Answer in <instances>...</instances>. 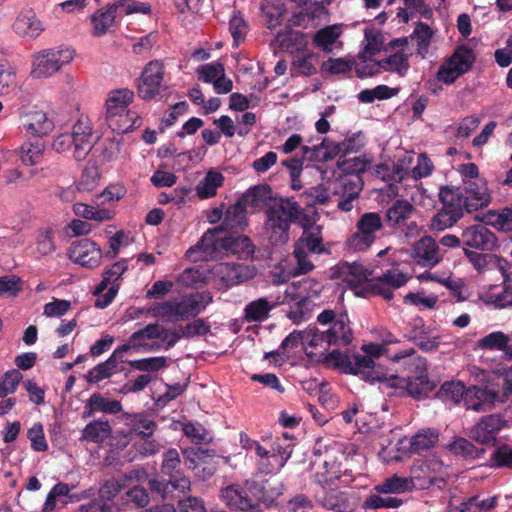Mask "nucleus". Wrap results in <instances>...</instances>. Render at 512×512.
<instances>
[{
  "label": "nucleus",
  "mask_w": 512,
  "mask_h": 512,
  "mask_svg": "<svg viewBox=\"0 0 512 512\" xmlns=\"http://www.w3.org/2000/svg\"><path fill=\"white\" fill-rule=\"evenodd\" d=\"M265 216V235L273 246L288 243L291 225L298 224L303 228V234L297 246L303 245L313 253L323 252L320 227H313L317 219L309 213V210L302 208L295 197L274 198L267 207Z\"/></svg>",
  "instance_id": "f257e3e1"
},
{
  "label": "nucleus",
  "mask_w": 512,
  "mask_h": 512,
  "mask_svg": "<svg viewBox=\"0 0 512 512\" xmlns=\"http://www.w3.org/2000/svg\"><path fill=\"white\" fill-rule=\"evenodd\" d=\"M148 487L153 495L163 501L175 498L174 492L186 493L190 490V479L181 467V458L175 448H170L162 454L160 474L149 479Z\"/></svg>",
  "instance_id": "f03ea898"
},
{
  "label": "nucleus",
  "mask_w": 512,
  "mask_h": 512,
  "mask_svg": "<svg viewBox=\"0 0 512 512\" xmlns=\"http://www.w3.org/2000/svg\"><path fill=\"white\" fill-rule=\"evenodd\" d=\"M393 359L397 362L406 359L405 364L415 368V375L397 376V378L391 379L390 383L394 389L392 392L389 391V397H411L415 400H422L435 389V382L431 381L426 373L425 362L415 355L413 349H405L396 353Z\"/></svg>",
  "instance_id": "7ed1b4c3"
},
{
  "label": "nucleus",
  "mask_w": 512,
  "mask_h": 512,
  "mask_svg": "<svg viewBox=\"0 0 512 512\" xmlns=\"http://www.w3.org/2000/svg\"><path fill=\"white\" fill-rule=\"evenodd\" d=\"M512 395V365L497 369L485 387H469L467 404L476 412L492 410L497 403H504Z\"/></svg>",
  "instance_id": "20e7f679"
},
{
  "label": "nucleus",
  "mask_w": 512,
  "mask_h": 512,
  "mask_svg": "<svg viewBox=\"0 0 512 512\" xmlns=\"http://www.w3.org/2000/svg\"><path fill=\"white\" fill-rule=\"evenodd\" d=\"M312 467L315 469L314 480L319 485H329L340 480L348 470L342 468L346 455L341 445L335 441L318 440L314 446Z\"/></svg>",
  "instance_id": "39448f33"
},
{
  "label": "nucleus",
  "mask_w": 512,
  "mask_h": 512,
  "mask_svg": "<svg viewBox=\"0 0 512 512\" xmlns=\"http://www.w3.org/2000/svg\"><path fill=\"white\" fill-rule=\"evenodd\" d=\"M210 292H195L160 305L161 315L168 321H185L197 317L212 302Z\"/></svg>",
  "instance_id": "423d86ee"
},
{
  "label": "nucleus",
  "mask_w": 512,
  "mask_h": 512,
  "mask_svg": "<svg viewBox=\"0 0 512 512\" xmlns=\"http://www.w3.org/2000/svg\"><path fill=\"white\" fill-rule=\"evenodd\" d=\"M196 248H203L205 257L212 256L214 253H230L243 260L253 258L255 252V245L251 239L248 236L236 234L235 231L212 236L205 244H201L200 240Z\"/></svg>",
  "instance_id": "0eeeda50"
},
{
  "label": "nucleus",
  "mask_w": 512,
  "mask_h": 512,
  "mask_svg": "<svg viewBox=\"0 0 512 512\" xmlns=\"http://www.w3.org/2000/svg\"><path fill=\"white\" fill-rule=\"evenodd\" d=\"M166 67L163 60H151L143 67L136 80L137 94L144 101L161 98L167 90L165 84Z\"/></svg>",
  "instance_id": "6e6552de"
},
{
  "label": "nucleus",
  "mask_w": 512,
  "mask_h": 512,
  "mask_svg": "<svg viewBox=\"0 0 512 512\" xmlns=\"http://www.w3.org/2000/svg\"><path fill=\"white\" fill-rule=\"evenodd\" d=\"M476 61V55L468 45H460L438 68L437 79L447 85L469 72Z\"/></svg>",
  "instance_id": "1a4fd4ad"
},
{
  "label": "nucleus",
  "mask_w": 512,
  "mask_h": 512,
  "mask_svg": "<svg viewBox=\"0 0 512 512\" xmlns=\"http://www.w3.org/2000/svg\"><path fill=\"white\" fill-rule=\"evenodd\" d=\"M73 57L74 50L68 47L43 49L33 58L31 75L34 78L51 76L70 63Z\"/></svg>",
  "instance_id": "9d476101"
},
{
  "label": "nucleus",
  "mask_w": 512,
  "mask_h": 512,
  "mask_svg": "<svg viewBox=\"0 0 512 512\" xmlns=\"http://www.w3.org/2000/svg\"><path fill=\"white\" fill-rule=\"evenodd\" d=\"M384 227L383 219L377 212H365L357 223L356 231L348 238L347 245L354 251H365L376 240V233Z\"/></svg>",
  "instance_id": "9b49d317"
},
{
  "label": "nucleus",
  "mask_w": 512,
  "mask_h": 512,
  "mask_svg": "<svg viewBox=\"0 0 512 512\" xmlns=\"http://www.w3.org/2000/svg\"><path fill=\"white\" fill-rule=\"evenodd\" d=\"M316 346L320 353L327 352L331 346H347L353 340V332L346 315H340L328 328L320 330L315 325Z\"/></svg>",
  "instance_id": "f8f14e48"
},
{
  "label": "nucleus",
  "mask_w": 512,
  "mask_h": 512,
  "mask_svg": "<svg viewBox=\"0 0 512 512\" xmlns=\"http://www.w3.org/2000/svg\"><path fill=\"white\" fill-rule=\"evenodd\" d=\"M245 485L257 504L258 502L273 503L283 494L284 490L283 483L275 475H270L269 477L253 475L245 481Z\"/></svg>",
  "instance_id": "ddd939ff"
},
{
  "label": "nucleus",
  "mask_w": 512,
  "mask_h": 512,
  "mask_svg": "<svg viewBox=\"0 0 512 512\" xmlns=\"http://www.w3.org/2000/svg\"><path fill=\"white\" fill-rule=\"evenodd\" d=\"M247 226L246 205L242 200L230 205L224 213L220 225L208 229L201 238V244L208 243L212 236L224 234L225 232L243 230Z\"/></svg>",
  "instance_id": "4468645a"
},
{
  "label": "nucleus",
  "mask_w": 512,
  "mask_h": 512,
  "mask_svg": "<svg viewBox=\"0 0 512 512\" xmlns=\"http://www.w3.org/2000/svg\"><path fill=\"white\" fill-rule=\"evenodd\" d=\"M326 360L333 362L344 373L352 375H364L375 363L371 356L360 353L341 352L338 349L332 350Z\"/></svg>",
  "instance_id": "2eb2a0df"
},
{
  "label": "nucleus",
  "mask_w": 512,
  "mask_h": 512,
  "mask_svg": "<svg viewBox=\"0 0 512 512\" xmlns=\"http://www.w3.org/2000/svg\"><path fill=\"white\" fill-rule=\"evenodd\" d=\"M461 191L464 207L468 213L483 209L491 202V193L484 179L463 180Z\"/></svg>",
  "instance_id": "dca6fc26"
},
{
  "label": "nucleus",
  "mask_w": 512,
  "mask_h": 512,
  "mask_svg": "<svg viewBox=\"0 0 512 512\" xmlns=\"http://www.w3.org/2000/svg\"><path fill=\"white\" fill-rule=\"evenodd\" d=\"M68 256L71 261L83 267L94 268L100 265L103 254L94 241L83 238L72 242L68 249Z\"/></svg>",
  "instance_id": "f3484780"
},
{
  "label": "nucleus",
  "mask_w": 512,
  "mask_h": 512,
  "mask_svg": "<svg viewBox=\"0 0 512 512\" xmlns=\"http://www.w3.org/2000/svg\"><path fill=\"white\" fill-rule=\"evenodd\" d=\"M462 245L467 249L490 252L498 247V239L485 225L477 224L462 231Z\"/></svg>",
  "instance_id": "a211bd4d"
},
{
  "label": "nucleus",
  "mask_w": 512,
  "mask_h": 512,
  "mask_svg": "<svg viewBox=\"0 0 512 512\" xmlns=\"http://www.w3.org/2000/svg\"><path fill=\"white\" fill-rule=\"evenodd\" d=\"M507 420L499 414H490L480 418L472 427L470 437L480 444H495L497 435L507 426Z\"/></svg>",
  "instance_id": "6ab92c4d"
},
{
  "label": "nucleus",
  "mask_w": 512,
  "mask_h": 512,
  "mask_svg": "<svg viewBox=\"0 0 512 512\" xmlns=\"http://www.w3.org/2000/svg\"><path fill=\"white\" fill-rule=\"evenodd\" d=\"M246 486L232 484L221 490L222 501L230 508L242 512H261L254 497L249 495Z\"/></svg>",
  "instance_id": "aec40b11"
},
{
  "label": "nucleus",
  "mask_w": 512,
  "mask_h": 512,
  "mask_svg": "<svg viewBox=\"0 0 512 512\" xmlns=\"http://www.w3.org/2000/svg\"><path fill=\"white\" fill-rule=\"evenodd\" d=\"M371 272L358 262H340L331 268V278L342 279L350 289H358Z\"/></svg>",
  "instance_id": "412c9836"
},
{
  "label": "nucleus",
  "mask_w": 512,
  "mask_h": 512,
  "mask_svg": "<svg viewBox=\"0 0 512 512\" xmlns=\"http://www.w3.org/2000/svg\"><path fill=\"white\" fill-rule=\"evenodd\" d=\"M334 194L339 195L337 203L338 209L344 212H350L354 208V202L359 198L362 191L361 179H352L345 176L336 180L334 183Z\"/></svg>",
  "instance_id": "4be33fe9"
},
{
  "label": "nucleus",
  "mask_w": 512,
  "mask_h": 512,
  "mask_svg": "<svg viewBox=\"0 0 512 512\" xmlns=\"http://www.w3.org/2000/svg\"><path fill=\"white\" fill-rule=\"evenodd\" d=\"M308 287H310V280L305 279L293 282L286 288L282 302L295 304L297 309L288 314V317L294 322L303 316V308L309 303Z\"/></svg>",
  "instance_id": "5701e85b"
},
{
  "label": "nucleus",
  "mask_w": 512,
  "mask_h": 512,
  "mask_svg": "<svg viewBox=\"0 0 512 512\" xmlns=\"http://www.w3.org/2000/svg\"><path fill=\"white\" fill-rule=\"evenodd\" d=\"M214 273L226 287L241 284L252 277L247 266L228 262L217 264L214 267Z\"/></svg>",
  "instance_id": "b1692460"
},
{
  "label": "nucleus",
  "mask_w": 512,
  "mask_h": 512,
  "mask_svg": "<svg viewBox=\"0 0 512 512\" xmlns=\"http://www.w3.org/2000/svg\"><path fill=\"white\" fill-rule=\"evenodd\" d=\"M74 158L77 161L84 160L93 147L92 127L88 120L79 119L73 126Z\"/></svg>",
  "instance_id": "393cba45"
},
{
  "label": "nucleus",
  "mask_w": 512,
  "mask_h": 512,
  "mask_svg": "<svg viewBox=\"0 0 512 512\" xmlns=\"http://www.w3.org/2000/svg\"><path fill=\"white\" fill-rule=\"evenodd\" d=\"M106 123L112 132L123 135L142 124V119L135 111L127 110L123 112L110 113L106 115Z\"/></svg>",
  "instance_id": "a878e982"
},
{
  "label": "nucleus",
  "mask_w": 512,
  "mask_h": 512,
  "mask_svg": "<svg viewBox=\"0 0 512 512\" xmlns=\"http://www.w3.org/2000/svg\"><path fill=\"white\" fill-rule=\"evenodd\" d=\"M150 503L149 492L141 486L129 488L114 501L119 510H131L133 508H144Z\"/></svg>",
  "instance_id": "bb28decb"
},
{
  "label": "nucleus",
  "mask_w": 512,
  "mask_h": 512,
  "mask_svg": "<svg viewBox=\"0 0 512 512\" xmlns=\"http://www.w3.org/2000/svg\"><path fill=\"white\" fill-rule=\"evenodd\" d=\"M415 211V207L408 200L397 199L386 210L385 222L392 228L401 227L406 225Z\"/></svg>",
  "instance_id": "cd10ccee"
},
{
  "label": "nucleus",
  "mask_w": 512,
  "mask_h": 512,
  "mask_svg": "<svg viewBox=\"0 0 512 512\" xmlns=\"http://www.w3.org/2000/svg\"><path fill=\"white\" fill-rule=\"evenodd\" d=\"M23 126L28 134L42 137L54 129V122L47 117L45 112L35 110L24 115Z\"/></svg>",
  "instance_id": "c85d7f7f"
},
{
  "label": "nucleus",
  "mask_w": 512,
  "mask_h": 512,
  "mask_svg": "<svg viewBox=\"0 0 512 512\" xmlns=\"http://www.w3.org/2000/svg\"><path fill=\"white\" fill-rule=\"evenodd\" d=\"M318 501L324 508L335 512H352L357 507L354 497L334 489L326 492Z\"/></svg>",
  "instance_id": "c756f323"
},
{
  "label": "nucleus",
  "mask_w": 512,
  "mask_h": 512,
  "mask_svg": "<svg viewBox=\"0 0 512 512\" xmlns=\"http://www.w3.org/2000/svg\"><path fill=\"white\" fill-rule=\"evenodd\" d=\"M469 387L466 388L463 383L455 381L444 382L440 389L436 392V398L445 403L458 404L463 401L467 410H472L467 404Z\"/></svg>",
  "instance_id": "7c9ffc66"
},
{
  "label": "nucleus",
  "mask_w": 512,
  "mask_h": 512,
  "mask_svg": "<svg viewBox=\"0 0 512 512\" xmlns=\"http://www.w3.org/2000/svg\"><path fill=\"white\" fill-rule=\"evenodd\" d=\"M414 257L423 266H435L440 260L439 247L431 237L421 238L413 249Z\"/></svg>",
  "instance_id": "2f4dec72"
},
{
  "label": "nucleus",
  "mask_w": 512,
  "mask_h": 512,
  "mask_svg": "<svg viewBox=\"0 0 512 512\" xmlns=\"http://www.w3.org/2000/svg\"><path fill=\"white\" fill-rule=\"evenodd\" d=\"M438 197L442 209L451 211L461 218L464 216L465 207L461 187L441 186Z\"/></svg>",
  "instance_id": "473e14b6"
},
{
  "label": "nucleus",
  "mask_w": 512,
  "mask_h": 512,
  "mask_svg": "<svg viewBox=\"0 0 512 512\" xmlns=\"http://www.w3.org/2000/svg\"><path fill=\"white\" fill-rule=\"evenodd\" d=\"M275 39L282 50L292 55L304 52L308 44L306 34L292 29L278 32Z\"/></svg>",
  "instance_id": "72a5a7b5"
},
{
  "label": "nucleus",
  "mask_w": 512,
  "mask_h": 512,
  "mask_svg": "<svg viewBox=\"0 0 512 512\" xmlns=\"http://www.w3.org/2000/svg\"><path fill=\"white\" fill-rule=\"evenodd\" d=\"M13 28L18 35L30 38L37 37L43 30L40 20L31 9L21 11L18 14L13 24Z\"/></svg>",
  "instance_id": "f704fd0d"
},
{
  "label": "nucleus",
  "mask_w": 512,
  "mask_h": 512,
  "mask_svg": "<svg viewBox=\"0 0 512 512\" xmlns=\"http://www.w3.org/2000/svg\"><path fill=\"white\" fill-rule=\"evenodd\" d=\"M260 9L264 25L268 29L274 30L282 25L286 8L280 0H262Z\"/></svg>",
  "instance_id": "c9c22d12"
},
{
  "label": "nucleus",
  "mask_w": 512,
  "mask_h": 512,
  "mask_svg": "<svg viewBox=\"0 0 512 512\" xmlns=\"http://www.w3.org/2000/svg\"><path fill=\"white\" fill-rule=\"evenodd\" d=\"M122 405L118 400H108L100 393H93L85 404L83 417L89 418L95 412L100 411L104 413L117 414L121 412Z\"/></svg>",
  "instance_id": "e433bc0d"
},
{
  "label": "nucleus",
  "mask_w": 512,
  "mask_h": 512,
  "mask_svg": "<svg viewBox=\"0 0 512 512\" xmlns=\"http://www.w3.org/2000/svg\"><path fill=\"white\" fill-rule=\"evenodd\" d=\"M117 13V5H108L106 9H99L91 15L93 25L92 35L101 37L105 35L114 24Z\"/></svg>",
  "instance_id": "4c0bfd02"
},
{
  "label": "nucleus",
  "mask_w": 512,
  "mask_h": 512,
  "mask_svg": "<svg viewBox=\"0 0 512 512\" xmlns=\"http://www.w3.org/2000/svg\"><path fill=\"white\" fill-rule=\"evenodd\" d=\"M115 356L110 355L104 362L97 364L94 368L90 369L85 375V379L88 383L95 384L104 379H108L114 374L123 371V367H120Z\"/></svg>",
  "instance_id": "58836bf2"
},
{
  "label": "nucleus",
  "mask_w": 512,
  "mask_h": 512,
  "mask_svg": "<svg viewBox=\"0 0 512 512\" xmlns=\"http://www.w3.org/2000/svg\"><path fill=\"white\" fill-rule=\"evenodd\" d=\"M277 303L270 302L267 298H258L249 302L244 308V318L248 322H262L269 317V313Z\"/></svg>",
  "instance_id": "ea45409f"
},
{
  "label": "nucleus",
  "mask_w": 512,
  "mask_h": 512,
  "mask_svg": "<svg viewBox=\"0 0 512 512\" xmlns=\"http://www.w3.org/2000/svg\"><path fill=\"white\" fill-rule=\"evenodd\" d=\"M299 344L313 349H318L316 346L315 325H309L303 331L295 330L291 332L283 339L280 347L283 350H288L296 348Z\"/></svg>",
  "instance_id": "a19ab883"
},
{
  "label": "nucleus",
  "mask_w": 512,
  "mask_h": 512,
  "mask_svg": "<svg viewBox=\"0 0 512 512\" xmlns=\"http://www.w3.org/2000/svg\"><path fill=\"white\" fill-rule=\"evenodd\" d=\"M409 56L410 54L404 52V50H398L380 60L377 65L384 71L393 72L400 77H404L410 68Z\"/></svg>",
  "instance_id": "79ce46f5"
},
{
  "label": "nucleus",
  "mask_w": 512,
  "mask_h": 512,
  "mask_svg": "<svg viewBox=\"0 0 512 512\" xmlns=\"http://www.w3.org/2000/svg\"><path fill=\"white\" fill-rule=\"evenodd\" d=\"M404 503L403 499L392 496L390 494H384L374 492L366 496L362 508L365 510H378V509H390L398 508Z\"/></svg>",
  "instance_id": "37998d69"
},
{
  "label": "nucleus",
  "mask_w": 512,
  "mask_h": 512,
  "mask_svg": "<svg viewBox=\"0 0 512 512\" xmlns=\"http://www.w3.org/2000/svg\"><path fill=\"white\" fill-rule=\"evenodd\" d=\"M413 488L414 483L410 478L394 474L386 478L381 484L376 485L373 490L384 494H399L412 491Z\"/></svg>",
  "instance_id": "c03bdc74"
},
{
  "label": "nucleus",
  "mask_w": 512,
  "mask_h": 512,
  "mask_svg": "<svg viewBox=\"0 0 512 512\" xmlns=\"http://www.w3.org/2000/svg\"><path fill=\"white\" fill-rule=\"evenodd\" d=\"M134 100V92L128 88H122L110 92L106 100V115L110 113L127 111L129 104Z\"/></svg>",
  "instance_id": "a18cd8bd"
},
{
  "label": "nucleus",
  "mask_w": 512,
  "mask_h": 512,
  "mask_svg": "<svg viewBox=\"0 0 512 512\" xmlns=\"http://www.w3.org/2000/svg\"><path fill=\"white\" fill-rule=\"evenodd\" d=\"M439 440V432L434 428L420 429L410 439V451L420 453L435 446Z\"/></svg>",
  "instance_id": "49530a36"
},
{
  "label": "nucleus",
  "mask_w": 512,
  "mask_h": 512,
  "mask_svg": "<svg viewBox=\"0 0 512 512\" xmlns=\"http://www.w3.org/2000/svg\"><path fill=\"white\" fill-rule=\"evenodd\" d=\"M448 447L452 454L466 460L480 458L485 453L484 448H477L472 442L462 437L455 438Z\"/></svg>",
  "instance_id": "de8ad7c7"
},
{
  "label": "nucleus",
  "mask_w": 512,
  "mask_h": 512,
  "mask_svg": "<svg viewBox=\"0 0 512 512\" xmlns=\"http://www.w3.org/2000/svg\"><path fill=\"white\" fill-rule=\"evenodd\" d=\"M486 225L495 227L498 230H512V208L505 207L501 210H489L483 216Z\"/></svg>",
  "instance_id": "09e8293b"
},
{
  "label": "nucleus",
  "mask_w": 512,
  "mask_h": 512,
  "mask_svg": "<svg viewBox=\"0 0 512 512\" xmlns=\"http://www.w3.org/2000/svg\"><path fill=\"white\" fill-rule=\"evenodd\" d=\"M224 182V176L220 172L209 171L204 179L198 184L196 191L200 199H209L217 193V188Z\"/></svg>",
  "instance_id": "8fccbe9b"
},
{
  "label": "nucleus",
  "mask_w": 512,
  "mask_h": 512,
  "mask_svg": "<svg viewBox=\"0 0 512 512\" xmlns=\"http://www.w3.org/2000/svg\"><path fill=\"white\" fill-rule=\"evenodd\" d=\"M111 434L108 421L95 420L88 423L82 431V439L93 443H101Z\"/></svg>",
  "instance_id": "3c124183"
},
{
  "label": "nucleus",
  "mask_w": 512,
  "mask_h": 512,
  "mask_svg": "<svg viewBox=\"0 0 512 512\" xmlns=\"http://www.w3.org/2000/svg\"><path fill=\"white\" fill-rule=\"evenodd\" d=\"M509 345V336L502 331H494L478 340L477 346L482 350L503 351L505 354Z\"/></svg>",
  "instance_id": "603ef678"
},
{
  "label": "nucleus",
  "mask_w": 512,
  "mask_h": 512,
  "mask_svg": "<svg viewBox=\"0 0 512 512\" xmlns=\"http://www.w3.org/2000/svg\"><path fill=\"white\" fill-rule=\"evenodd\" d=\"M341 34L337 26H327L317 31L313 37V44L324 52H331L332 45Z\"/></svg>",
  "instance_id": "864d4df0"
},
{
  "label": "nucleus",
  "mask_w": 512,
  "mask_h": 512,
  "mask_svg": "<svg viewBox=\"0 0 512 512\" xmlns=\"http://www.w3.org/2000/svg\"><path fill=\"white\" fill-rule=\"evenodd\" d=\"M432 35L433 32L429 25L419 22L410 36L411 40L416 42L417 54L421 55L422 58L428 53Z\"/></svg>",
  "instance_id": "5fc2aeb1"
},
{
  "label": "nucleus",
  "mask_w": 512,
  "mask_h": 512,
  "mask_svg": "<svg viewBox=\"0 0 512 512\" xmlns=\"http://www.w3.org/2000/svg\"><path fill=\"white\" fill-rule=\"evenodd\" d=\"M317 55L313 52H308L302 57H296L291 63V72L293 75L298 76H311L316 73L315 62Z\"/></svg>",
  "instance_id": "6e6d98bb"
},
{
  "label": "nucleus",
  "mask_w": 512,
  "mask_h": 512,
  "mask_svg": "<svg viewBox=\"0 0 512 512\" xmlns=\"http://www.w3.org/2000/svg\"><path fill=\"white\" fill-rule=\"evenodd\" d=\"M363 376L367 382H379L381 391L389 396V391L392 392L394 389V386L391 385L390 380L397 378L398 375H387L381 370L379 366H376L374 363L372 368H369V370Z\"/></svg>",
  "instance_id": "4d7b16f0"
},
{
  "label": "nucleus",
  "mask_w": 512,
  "mask_h": 512,
  "mask_svg": "<svg viewBox=\"0 0 512 512\" xmlns=\"http://www.w3.org/2000/svg\"><path fill=\"white\" fill-rule=\"evenodd\" d=\"M128 364L135 370L147 372L146 374L157 372L167 366L166 357L157 356L138 360H131Z\"/></svg>",
  "instance_id": "13d9d810"
},
{
  "label": "nucleus",
  "mask_w": 512,
  "mask_h": 512,
  "mask_svg": "<svg viewBox=\"0 0 512 512\" xmlns=\"http://www.w3.org/2000/svg\"><path fill=\"white\" fill-rule=\"evenodd\" d=\"M44 145L40 141L25 143L21 147V160L25 165L38 164L43 158Z\"/></svg>",
  "instance_id": "bf43d9fd"
},
{
  "label": "nucleus",
  "mask_w": 512,
  "mask_h": 512,
  "mask_svg": "<svg viewBox=\"0 0 512 512\" xmlns=\"http://www.w3.org/2000/svg\"><path fill=\"white\" fill-rule=\"evenodd\" d=\"M491 467L512 469V447L501 444L490 456Z\"/></svg>",
  "instance_id": "052dcab7"
},
{
  "label": "nucleus",
  "mask_w": 512,
  "mask_h": 512,
  "mask_svg": "<svg viewBox=\"0 0 512 512\" xmlns=\"http://www.w3.org/2000/svg\"><path fill=\"white\" fill-rule=\"evenodd\" d=\"M461 217L453 214L451 211L440 208L432 217L430 228L434 231H443L455 225Z\"/></svg>",
  "instance_id": "680f3d73"
},
{
  "label": "nucleus",
  "mask_w": 512,
  "mask_h": 512,
  "mask_svg": "<svg viewBox=\"0 0 512 512\" xmlns=\"http://www.w3.org/2000/svg\"><path fill=\"white\" fill-rule=\"evenodd\" d=\"M157 429V423L145 414H137L132 420V431L141 437L150 438Z\"/></svg>",
  "instance_id": "e2e57ef3"
},
{
  "label": "nucleus",
  "mask_w": 512,
  "mask_h": 512,
  "mask_svg": "<svg viewBox=\"0 0 512 512\" xmlns=\"http://www.w3.org/2000/svg\"><path fill=\"white\" fill-rule=\"evenodd\" d=\"M23 376L17 369L7 371L0 382V398L14 393Z\"/></svg>",
  "instance_id": "0e129e2a"
},
{
  "label": "nucleus",
  "mask_w": 512,
  "mask_h": 512,
  "mask_svg": "<svg viewBox=\"0 0 512 512\" xmlns=\"http://www.w3.org/2000/svg\"><path fill=\"white\" fill-rule=\"evenodd\" d=\"M369 166V162L361 159L360 157H354L351 159L338 160V167L347 174L356 175L355 179L359 178V175L366 172Z\"/></svg>",
  "instance_id": "69168bd1"
},
{
  "label": "nucleus",
  "mask_w": 512,
  "mask_h": 512,
  "mask_svg": "<svg viewBox=\"0 0 512 512\" xmlns=\"http://www.w3.org/2000/svg\"><path fill=\"white\" fill-rule=\"evenodd\" d=\"M353 64L354 61H347L343 58H329L322 63L321 70L332 75L346 74L352 70Z\"/></svg>",
  "instance_id": "338daca9"
},
{
  "label": "nucleus",
  "mask_w": 512,
  "mask_h": 512,
  "mask_svg": "<svg viewBox=\"0 0 512 512\" xmlns=\"http://www.w3.org/2000/svg\"><path fill=\"white\" fill-rule=\"evenodd\" d=\"M313 502L304 494H299L290 499L284 507V512H312Z\"/></svg>",
  "instance_id": "774afa93"
}]
</instances>
